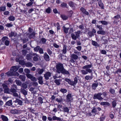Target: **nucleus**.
<instances>
[{"label":"nucleus","instance_id":"24","mask_svg":"<svg viewBox=\"0 0 121 121\" xmlns=\"http://www.w3.org/2000/svg\"><path fill=\"white\" fill-rule=\"evenodd\" d=\"M6 10V7L5 6H1L0 7V12H4Z\"/></svg>","mask_w":121,"mask_h":121},{"label":"nucleus","instance_id":"54","mask_svg":"<svg viewBox=\"0 0 121 121\" xmlns=\"http://www.w3.org/2000/svg\"><path fill=\"white\" fill-rule=\"evenodd\" d=\"M30 79L32 81H35L37 80L36 78L33 76L31 77Z\"/></svg>","mask_w":121,"mask_h":121},{"label":"nucleus","instance_id":"27","mask_svg":"<svg viewBox=\"0 0 121 121\" xmlns=\"http://www.w3.org/2000/svg\"><path fill=\"white\" fill-rule=\"evenodd\" d=\"M71 36L72 39L74 40H76L77 39V38L76 35H75V34L73 33L71 34Z\"/></svg>","mask_w":121,"mask_h":121},{"label":"nucleus","instance_id":"29","mask_svg":"<svg viewBox=\"0 0 121 121\" xmlns=\"http://www.w3.org/2000/svg\"><path fill=\"white\" fill-rule=\"evenodd\" d=\"M62 73L65 74H69V72L68 71L66 70L65 69H64L63 70L61 71V72Z\"/></svg>","mask_w":121,"mask_h":121},{"label":"nucleus","instance_id":"31","mask_svg":"<svg viewBox=\"0 0 121 121\" xmlns=\"http://www.w3.org/2000/svg\"><path fill=\"white\" fill-rule=\"evenodd\" d=\"M100 104L101 105H107L109 106L110 105V104L107 102H102L100 103Z\"/></svg>","mask_w":121,"mask_h":121},{"label":"nucleus","instance_id":"39","mask_svg":"<svg viewBox=\"0 0 121 121\" xmlns=\"http://www.w3.org/2000/svg\"><path fill=\"white\" fill-rule=\"evenodd\" d=\"M21 92L25 95H26L27 94V91L25 90L21 89Z\"/></svg>","mask_w":121,"mask_h":121},{"label":"nucleus","instance_id":"58","mask_svg":"<svg viewBox=\"0 0 121 121\" xmlns=\"http://www.w3.org/2000/svg\"><path fill=\"white\" fill-rule=\"evenodd\" d=\"M22 54L25 55L27 53V51L25 50H23L22 51Z\"/></svg>","mask_w":121,"mask_h":121},{"label":"nucleus","instance_id":"41","mask_svg":"<svg viewBox=\"0 0 121 121\" xmlns=\"http://www.w3.org/2000/svg\"><path fill=\"white\" fill-rule=\"evenodd\" d=\"M60 91L63 93H65L67 92V90L65 89L61 88Z\"/></svg>","mask_w":121,"mask_h":121},{"label":"nucleus","instance_id":"18","mask_svg":"<svg viewBox=\"0 0 121 121\" xmlns=\"http://www.w3.org/2000/svg\"><path fill=\"white\" fill-rule=\"evenodd\" d=\"M92 44L93 45L95 46L99 47V44L96 41L93 40L91 41Z\"/></svg>","mask_w":121,"mask_h":121},{"label":"nucleus","instance_id":"25","mask_svg":"<svg viewBox=\"0 0 121 121\" xmlns=\"http://www.w3.org/2000/svg\"><path fill=\"white\" fill-rule=\"evenodd\" d=\"M71 57L75 60L77 59L78 58V56L77 55L74 54H72L71 56Z\"/></svg>","mask_w":121,"mask_h":121},{"label":"nucleus","instance_id":"14","mask_svg":"<svg viewBox=\"0 0 121 121\" xmlns=\"http://www.w3.org/2000/svg\"><path fill=\"white\" fill-rule=\"evenodd\" d=\"M93 75L92 74L91 76L87 75L85 77V79L87 80H90L93 78Z\"/></svg>","mask_w":121,"mask_h":121},{"label":"nucleus","instance_id":"60","mask_svg":"<svg viewBox=\"0 0 121 121\" xmlns=\"http://www.w3.org/2000/svg\"><path fill=\"white\" fill-rule=\"evenodd\" d=\"M4 14L5 15H8L9 14V12L8 11H6L4 12Z\"/></svg>","mask_w":121,"mask_h":121},{"label":"nucleus","instance_id":"5","mask_svg":"<svg viewBox=\"0 0 121 121\" xmlns=\"http://www.w3.org/2000/svg\"><path fill=\"white\" fill-rule=\"evenodd\" d=\"M6 74L7 75L9 76H18L19 75L18 73H14L11 70L6 73Z\"/></svg>","mask_w":121,"mask_h":121},{"label":"nucleus","instance_id":"17","mask_svg":"<svg viewBox=\"0 0 121 121\" xmlns=\"http://www.w3.org/2000/svg\"><path fill=\"white\" fill-rule=\"evenodd\" d=\"M97 33L99 34H101L102 35H104L106 34L105 32L102 30L98 31Z\"/></svg>","mask_w":121,"mask_h":121},{"label":"nucleus","instance_id":"8","mask_svg":"<svg viewBox=\"0 0 121 121\" xmlns=\"http://www.w3.org/2000/svg\"><path fill=\"white\" fill-rule=\"evenodd\" d=\"M20 67V66H13L11 68L10 70L13 73H17L16 72V71H17Z\"/></svg>","mask_w":121,"mask_h":121},{"label":"nucleus","instance_id":"56","mask_svg":"<svg viewBox=\"0 0 121 121\" xmlns=\"http://www.w3.org/2000/svg\"><path fill=\"white\" fill-rule=\"evenodd\" d=\"M61 6L62 7H67V4L65 3H63L61 5Z\"/></svg>","mask_w":121,"mask_h":121},{"label":"nucleus","instance_id":"23","mask_svg":"<svg viewBox=\"0 0 121 121\" xmlns=\"http://www.w3.org/2000/svg\"><path fill=\"white\" fill-rule=\"evenodd\" d=\"M67 52V47L65 45H64L62 50L63 53L64 54L66 53Z\"/></svg>","mask_w":121,"mask_h":121},{"label":"nucleus","instance_id":"1","mask_svg":"<svg viewBox=\"0 0 121 121\" xmlns=\"http://www.w3.org/2000/svg\"><path fill=\"white\" fill-rule=\"evenodd\" d=\"M92 66L91 64L86 65L82 67L83 69H86V70H81V72L82 75H86L88 74V73H91L92 72L91 69H90Z\"/></svg>","mask_w":121,"mask_h":121},{"label":"nucleus","instance_id":"62","mask_svg":"<svg viewBox=\"0 0 121 121\" xmlns=\"http://www.w3.org/2000/svg\"><path fill=\"white\" fill-rule=\"evenodd\" d=\"M101 52L102 54H105L106 53V52L105 50H103L101 51Z\"/></svg>","mask_w":121,"mask_h":121},{"label":"nucleus","instance_id":"36","mask_svg":"<svg viewBox=\"0 0 121 121\" xmlns=\"http://www.w3.org/2000/svg\"><path fill=\"white\" fill-rule=\"evenodd\" d=\"M8 19L10 21H13L14 20L15 18L13 16H11L8 17Z\"/></svg>","mask_w":121,"mask_h":121},{"label":"nucleus","instance_id":"4","mask_svg":"<svg viewBox=\"0 0 121 121\" xmlns=\"http://www.w3.org/2000/svg\"><path fill=\"white\" fill-rule=\"evenodd\" d=\"M102 95V94L101 93L95 94L94 96L93 99H97L99 100H101L103 99V98L101 96Z\"/></svg>","mask_w":121,"mask_h":121},{"label":"nucleus","instance_id":"32","mask_svg":"<svg viewBox=\"0 0 121 121\" xmlns=\"http://www.w3.org/2000/svg\"><path fill=\"white\" fill-rule=\"evenodd\" d=\"M69 5L71 7H74L76 4H74L71 1H70L69 2Z\"/></svg>","mask_w":121,"mask_h":121},{"label":"nucleus","instance_id":"44","mask_svg":"<svg viewBox=\"0 0 121 121\" xmlns=\"http://www.w3.org/2000/svg\"><path fill=\"white\" fill-rule=\"evenodd\" d=\"M109 91L112 94H114L115 93V91L114 90L110 88L109 90Z\"/></svg>","mask_w":121,"mask_h":121},{"label":"nucleus","instance_id":"35","mask_svg":"<svg viewBox=\"0 0 121 121\" xmlns=\"http://www.w3.org/2000/svg\"><path fill=\"white\" fill-rule=\"evenodd\" d=\"M12 104V100H10L8 101L6 103V105L8 106H10Z\"/></svg>","mask_w":121,"mask_h":121},{"label":"nucleus","instance_id":"61","mask_svg":"<svg viewBox=\"0 0 121 121\" xmlns=\"http://www.w3.org/2000/svg\"><path fill=\"white\" fill-rule=\"evenodd\" d=\"M39 100L40 103L42 104L43 103V99L41 97H39L38 98Z\"/></svg>","mask_w":121,"mask_h":121},{"label":"nucleus","instance_id":"43","mask_svg":"<svg viewBox=\"0 0 121 121\" xmlns=\"http://www.w3.org/2000/svg\"><path fill=\"white\" fill-rule=\"evenodd\" d=\"M98 86V84L96 83H93L92 85L93 89H95Z\"/></svg>","mask_w":121,"mask_h":121},{"label":"nucleus","instance_id":"53","mask_svg":"<svg viewBox=\"0 0 121 121\" xmlns=\"http://www.w3.org/2000/svg\"><path fill=\"white\" fill-rule=\"evenodd\" d=\"M97 28H99L100 30H102L103 29L102 25H99L98 24L97 25Z\"/></svg>","mask_w":121,"mask_h":121},{"label":"nucleus","instance_id":"51","mask_svg":"<svg viewBox=\"0 0 121 121\" xmlns=\"http://www.w3.org/2000/svg\"><path fill=\"white\" fill-rule=\"evenodd\" d=\"M112 103L113 107H115L116 104V101L115 100L114 101L112 102Z\"/></svg>","mask_w":121,"mask_h":121},{"label":"nucleus","instance_id":"57","mask_svg":"<svg viewBox=\"0 0 121 121\" xmlns=\"http://www.w3.org/2000/svg\"><path fill=\"white\" fill-rule=\"evenodd\" d=\"M121 17V16L120 15L118 14L117 15L115 16L114 18L116 19H118Z\"/></svg>","mask_w":121,"mask_h":121},{"label":"nucleus","instance_id":"33","mask_svg":"<svg viewBox=\"0 0 121 121\" xmlns=\"http://www.w3.org/2000/svg\"><path fill=\"white\" fill-rule=\"evenodd\" d=\"M60 17L62 18L64 20L67 19L68 18L67 16L64 14L61 15H60Z\"/></svg>","mask_w":121,"mask_h":121},{"label":"nucleus","instance_id":"20","mask_svg":"<svg viewBox=\"0 0 121 121\" xmlns=\"http://www.w3.org/2000/svg\"><path fill=\"white\" fill-rule=\"evenodd\" d=\"M1 118L3 121H8V118L3 115H1Z\"/></svg>","mask_w":121,"mask_h":121},{"label":"nucleus","instance_id":"63","mask_svg":"<svg viewBox=\"0 0 121 121\" xmlns=\"http://www.w3.org/2000/svg\"><path fill=\"white\" fill-rule=\"evenodd\" d=\"M24 71L25 72L27 73H29L30 72V70L28 69H26L24 70Z\"/></svg>","mask_w":121,"mask_h":121},{"label":"nucleus","instance_id":"46","mask_svg":"<svg viewBox=\"0 0 121 121\" xmlns=\"http://www.w3.org/2000/svg\"><path fill=\"white\" fill-rule=\"evenodd\" d=\"M17 102L18 103V104L20 105H22V101L19 99H17Z\"/></svg>","mask_w":121,"mask_h":121},{"label":"nucleus","instance_id":"10","mask_svg":"<svg viewBox=\"0 0 121 121\" xmlns=\"http://www.w3.org/2000/svg\"><path fill=\"white\" fill-rule=\"evenodd\" d=\"M32 55L34 56L33 57V60L34 61H36L38 60L39 56L36 53H33Z\"/></svg>","mask_w":121,"mask_h":121},{"label":"nucleus","instance_id":"45","mask_svg":"<svg viewBox=\"0 0 121 121\" xmlns=\"http://www.w3.org/2000/svg\"><path fill=\"white\" fill-rule=\"evenodd\" d=\"M15 82L16 83V84L18 85L19 86H20L21 85V82L20 81L16 80L15 81Z\"/></svg>","mask_w":121,"mask_h":121},{"label":"nucleus","instance_id":"34","mask_svg":"<svg viewBox=\"0 0 121 121\" xmlns=\"http://www.w3.org/2000/svg\"><path fill=\"white\" fill-rule=\"evenodd\" d=\"M52 11V9L50 7H48L46 10V12L48 13H50Z\"/></svg>","mask_w":121,"mask_h":121},{"label":"nucleus","instance_id":"28","mask_svg":"<svg viewBox=\"0 0 121 121\" xmlns=\"http://www.w3.org/2000/svg\"><path fill=\"white\" fill-rule=\"evenodd\" d=\"M61 81V80L60 79H59L58 80L56 79L55 80L54 82L56 84L58 85H59L60 84V82Z\"/></svg>","mask_w":121,"mask_h":121},{"label":"nucleus","instance_id":"47","mask_svg":"<svg viewBox=\"0 0 121 121\" xmlns=\"http://www.w3.org/2000/svg\"><path fill=\"white\" fill-rule=\"evenodd\" d=\"M26 65L27 67H31L32 65V64L30 62H28L26 63Z\"/></svg>","mask_w":121,"mask_h":121},{"label":"nucleus","instance_id":"11","mask_svg":"<svg viewBox=\"0 0 121 121\" xmlns=\"http://www.w3.org/2000/svg\"><path fill=\"white\" fill-rule=\"evenodd\" d=\"M10 112L12 114H18L20 113V111L17 109H14L11 110Z\"/></svg>","mask_w":121,"mask_h":121},{"label":"nucleus","instance_id":"12","mask_svg":"<svg viewBox=\"0 0 121 121\" xmlns=\"http://www.w3.org/2000/svg\"><path fill=\"white\" fill-rule=\"evenodd\" d=\"M80 11L83 13L87 15H88L89 13L86 11V10L83 7H81L80 9Z\"/></svg>","mask_w":121,"mask_h":121},{"label":"nucleus","instance_id":"38","mask_svg":"<svg viewBox=\"0 0 121 121\" xmlns=\"http://www.w3.org/2000/svg\"><path fill=\"white\" fill-rule=\"evenodd\" d=\"M32 54H29L27 55L26 56V58L28 60H30L32 58Z\"/></svg>","mask_w":121,"mask_h":121},{"label":"nucleus","instance_id":"7","mask_svg":"<svg viewBox=\"0 0 121 121\" xmlns=\"http://www.w3.org/2000/svg\"><path fill=\"white\" fill-rule=\"evenodd\" d=\"M73 100V98L71 94H68L66 96V101L68 102L72 101Z\"/></svg>","mask_w":121,"mask_h":121},{"label":"nucleus","instance_id":"3","mask_svg":"<svg viewBox=\"0 0 121 121\" xmlns=\"http://www.w3.org/2000/svg\"><path fill=\"white\" fill-rule=\"evenodd\" d=\"M65 81L68 82V83L71 85L73 86L76 84L77 82V79L76 78H74V81H71L68 78H66L65 79Z\"/></svg>","mask_w":121,"mask_h":121},{"label":"nucleus","instance_id":"6","mask_svg":"<svg viewBox=\"0 0 121 121\" xmlns=\"http://www.w3.org/2000/svg\"><path fill=\"white\" fill-rule=\"evenodd\" d=\"M2 86L4 89V92L6 93L10 94L11 92H10V90H9L6 84H3Z\"/></svg>","mask_w":121,"mask_h":121},{"label":"nucleus","instance_id":"48","mask_svg":"<svg viewBox=\"0 0 121 121\" xmlns=\"http://www.w3.org/2000/svg\"><path fill=\"white\" fill-rule=\"evenodd\" d=\"M40 47L39 46H37L36 47L34 48V50L35 52H37L39 50Z\"/></svg>","mask_w":121,"mask_h":121},{"label":"nucleus","instance_id":"15","mask_svg":"<svg viewBox=\"0 0 121 121\" xmlns=\"http://www.w3.org/2000/svg\"><path fill=\"white\" fill-rule=\"evenodd\" d=\"M43 71L44 69H43L38 68L36 70V72L39 74H42Z\"/></svg>","mask_w":121,"mask_h":121},{"label":"nucleus","instance_id":"22","mask_svg":"<svg viewBox=\"0 0 121 121\" xmlns=\"http://www.w3.org/2000/svg\"><path fill=\"white\" fill-rule=\"evenodd\" d=\"M98 4L99 6L102 9L104 8V5L102 2L101 0H99V2H98Z\"/></svg>","mask_w":121,"mask_h":121},{"label":"nucleus","instance_id":"16","mask_svg":"<svg viewBox=\"0 0 121 121\" xmlns=\"http://www.w3.org/2000/svg\"><path fill=\"white\" fill-rule=\"evenodd\" d=\"M39 80V83L41 84H42L43 83V77L42 76L39 77L38 78Z\"/></svg>","mask_w":121,"mask_h":121},{"label":"nucleus","instance_id":"49","mask_svg":"<svg viewBox=\"0 0 121 121\" xmlns=\"http://www.w3.org/2000/svg\"><path fill=\"white\" fill-rule=\"evenodd\" d=\"M26 77L29 78L31 79L32 75L29 73H27L26 74Z\"/></svg>","mask_w":121,"mask_h":121},{"label":"nucleus","instance_id":"52","mask_svg":"<svg viewBox=\"0 0 121 121\" xmlns=\"http://www.w3.org/2000/svg\"><path fill=\"white\" fill-rule=\"evenodd\" d=\"M41 41L44 44L45 43L46 40L44 38H42L41 39Z\"/></svg>","mask_w":121,"mask_h":121},{"label":"nucleus","instance_id":"26","mask_svg":"<svg viewBox=\"0 0 121 121\" xmlns=\"http://www.w3.org/2000/svg\"><path fill=\"white\" fill-rule=\"evenodd\" d=\"M19 78L22 81H24L26 79V77L24 75H21L19 76Z\"/></svg>","mask_w":121,"mask_h":121},{"label":"nucleus","instance_id":"19","mask_svg":"<svg viewBox=\"0 0 121 121\" xmlns=\"http://www.w3.org/2000/svg\"><path fill=\"white\" fill-rule=\"evenodd\" d=\"M63 29L64 32L66 34L68 33L69 29V28H66L65 26H63Z\"/></svg>","mask_w":121,"mask_h":121},{"label":"nucleus","instance_id":"21","mask_svg":"<svg viewBox=\"0 0 121 121\" xmlns=\"http://www.w3.org/2000/svg\"><path fill=\"white\" fill-rule=\"evenodd\" d=\"M82 33V32H81V31L80 30L78 31H76L75 32V35L77 37V38H78L80 37V34L81 33Z\"/></svg>","mask_w":121,"mask_h":121},{"label":"nucleus","instance_id":"37","mask_svg":"<svg viewBox=\"0 0 121 121\" xmlns=\"http://www.w3.org/2000/svg\"><path fill=\"white\" fill-rule=\"evenodd\" d=\"M99 22H101L102 24L104 25H107L108 24V22L105 21H99Z\"/></svg>","mask_w":121,"mask_h":121},{"label":"nucleus","instance_id":"59","mask_svg":"<svg viewBox=\"0 0 121 121\" xmlns=\"http://www.w3.org/2000/svg\"><path fill=\"white\" fill-rule=\"evenodd\" d=\"M9 43V41L7 40H5V43L4 44L5 45H6V46H8Z\"/></svg>","mask_w":121,"mask_h":121},{"label":"nucleus","instance_id":"50","mask_svg":"<svg viewBox=\"0 0 121 121\" xmlns=\"http://www.w3.org/2000/svg\"><path fill=\"white\" fill-rule=\"evenodd\" d=\"M33 4V2H30L26 4V5L28 6H31Z\"/></svg>","mask_w":121,"mask_h":121},{"label":"nucleus","instance_id":"40","mask_svg":"<svg viewBox=\"0 0 121 121\" xmlns=\"http://www.w3.org/2000/svg\"><path fill=\"white\" fill-rule=\"evenodd\" d=\"M52 119L53 120H60L61 119L60 118L57 117L56 116H53L52 117Z\"/></svg>","mask_w":121,"mask_h":121},{"label":"nucleus","instance_id":"2","mask_svg":"<svg viewBox=\"0 0 121 121\" xmlns=\"http://www.w3.org/2000/svg\"><path fill=\"white\" fill-rule=\"evenodd\" d=\"M56 68L57 72L59 73H61L64 69L63 65L60 63H59L56 65Z\"/></svg>","mask_w":121,"mask_h":121},{"label":"nucleus","instance_id":"55","mask_svg":"<svg viewBox=\"0 0 121 121\" xmlns=\"http://www.w3.org/2000/svg\"><path fill=\"white\" fill-rule=\"evenodd\" d=\"M22 86L24 89L26 88L27 87V85L23 83L22 85Z\"/></svg>","mask_w":121,"mask_h":121},{"label":"nucleus","instance_id":"9","mask_svg":"<svg viewBox=\"0 0 121 121\" xmlns=\"http://www.w3.org/2000/svg\"><path fill=\"white\" fill-rule=\"evenodd\" d=\"M51 73L49 72H46L44 75L45 78L46 80H48L49 79V77L51 76Z\"/></svg>","mask_w":121,"mask_h":121},{"label":"nucleus","instance_id":"30","mask_svg":"<svg viewBox=\"0 0 121 121\" xmlns=\"http://www.w3.org/2000/svg\"><path fill=\"white\" fill-rule=\"evenodd\" d=\"M63 111L64 112H66L67 113H69V109L67 107H65L63 108Z\"/></svg>","mask_w":121,"mask_h":121},{"label":"nucleus","instance_id":"64","mask_svg":"<svg viewBox=\"0 0 121 121\" xmlns=\"http://www.w3.org/2000/svg\"><path fill=\"white\" fill-rule=\"evenodd\" d=\"M8 39V38L6 37H4L2 38V40L4 42V41L5 40H7V39Z\"/></svg>","mask_w":121,"mask_h":121},{"label":"nucleus","instance_id":"42","mask_svg":"<svg viewBox=\"0 0 121 121\" xmlns=\"http://www.w3.org/2000/svg\"><path fill=\"white\" fill-rule=\"evenodd\" d=\"M10 92H11L10 94H12V93H14V92H16V91L15 89L13 88H12L10 90Z\"/></svg>","mask_w":121,"mask_h":121},{"label":"nucleus","instance_id":"13","mask_svg":"<svg viewBox=\"0 0 121 121\" xmlns=\"http://www.w3.org/2000/svg\"><path fill=\"white\" fill-rule=\"evenodd\" d=\"M43 56L44 59L46 61H48L49 60V56L46 53H44Z\"/></svg>","mask_w":121,"mask_h":121}]
</instances>
